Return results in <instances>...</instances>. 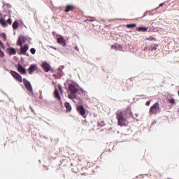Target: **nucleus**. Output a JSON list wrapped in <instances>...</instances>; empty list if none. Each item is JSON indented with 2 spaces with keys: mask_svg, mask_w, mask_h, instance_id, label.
Masks as SVG:
<instances>
[{
  "mask_svg": "<svg viewBox=\"0 0 179 179\" xmlns=\"http://www.w3.org/2000/svg\"><path fill=\"white\" fill-rule=\"evenodd\" d=\"M127 113H128L129 115L124 114L121 110H117L115 113L117 120V125L120 127L125 125V122H127V118L132 117V113H131L129 110H127Z\"/></svg>",
  "mask_w": 179,
  "mask_h": 179,
  "instance_id": "1",
  "label": "nucleus"
},
{
  "mask_svg": "<svg viewBox=\"0 0 179 179\" xmlns=\"http://www.w3.org/2000/svg\"><path fill=\"white\" fill-rule=\"evenodd\" d=\"M69 91L70 92V94H68L69 99L70 100H73V99H76V94L79 93V88L76 87V85L70 83L69 85Z\"/></svg>",
  "mask_w": 179,
  "mask_h": 179,
  "instance_id": "2",
  "label": "nucleus"
},
{
  "mask_svg": "<svg viewBox=\"0 0 179 179\" xmlns=\"http://www.w3.org/2000/svg\"><path fill=\"white\" fill-rule=\"evenodd\" d=\"M160 110V107L159 106V103L156 102L154 103L150 108L149 114L152 115V114H157V111Z\"/></svg>",
  "mask_w": 179,
  "mask_h": 179,
  "instance_id": "3",
  "label": "nucleus"
},
{
  "mask_svg": "<svg viewBox=\"0 0 179 179\" xmlns=\"http://www.w3.org/2000/svg\"><path fill=\"white\" fill-rule=\"evenodd\" d=\"M57 43L59 44L60 45H62V47H65L66 45V40L64 38V36L57 34Z\"/></svg>",
  "mask_w": 179,
  "mask_h": 179,
  "instance_id": "4",
  "label": "nucleus"
},
{
  "mask_svg": "<svg viewBox=\"0 0 179 179\" xmlns=\"http://www.w3.org/2000/svg\"><path fill=\"white\" fill-rule=\"evenodd\" d=\"M22 80L27 90H28L30 93H33V87L31 86V83H30L29 81L26 78H23Z\"/></svg>",
  "mask_w": 179,
  "mask_h": 179,
  "instance_id": "5",
  "label": "nucleus"
},
{
  "mask_svg": "<svg viewBox=\"0 0 179 179\" xmlns=\"http://www.w3.org/2000/svg\"><path fill=\"white\" fill-rule=\"evenodd\" d=\"M10 75L14 78V79H16V80H18V82H23V80L22 79V76L19 74L17 72L15 71H10Z\"/></svg>",
  "mask_w": 179,
  "mask_h": 179,
  "instance_id": "6",
  "label": "nucleus"
},
{
  "mask_svg": "<svg viewBox=\"0 0 179 179\" xmlns=\"http://www.w3.org/2000/svg\"><path fill=\"white\" fill-rule=\"evenodd\" d=\"M77 111H78L79 114H80L83 118H86V109H85V106H83V105L78 106Z\"/></svg>",
  "mask_w": 179,
  "mask_h": 179,
  "instance_id": "7",
  "label": "nucleus"
},
{
  "mask_svg": "<svg viewBox=\"0 0 179 179\" xmlns=\"http://www.w3.org/2000/svg\"><path fill=\"white\" fill-rule=\"evenodd\" d=\"M38 69V66L36 64H31L30 66L28 68L27 71L29 75H33L35 71Z\"/></svg>",
  "mask_w": 179,
  "mask_h": 179,
  "instance_id": "8",
  "label": "nucleus"
},
{
  "mask_svg": "<svg viewBox=\"0 0 179 179\" xmlns=\"http://www.w3.org/2000/svg\"><path fill=\"white\" fill-rule=\"evenodd\" d=\"M27 40V38L24 36H20L17 41V45H19L20 47H22L24 43H26V41Z\"/></svg>",
  "mask_w": 179,
  "mask_h": 179,
  "instance_id": "9",
  "label": "nucleus"
},
{
  "mask_svg": "<svg viewBox=\"0 0 179 179\" xmlns=\"http://www.w3.org/2000/svg\"><path fill=\"white\" fill-rule=\"evenodd\" d=\"M42 69L45 72H50L51 70V65L47 61H45L42 63Z\"/></svg>",
  "mask_w": 179,
  "mask_h": 179,
  "instance_id": "10",
  "label": "nucleus"
},
{
  "mask_svg": "<svg viewBox=\"0 0 179 179\" xmlns=\"http://www.w3.org/2000/svg\"><path fill=\"white\" fill-rule=\"evenodd\" d=\"M27 50H29V45L25 44L24 46L20 47L18 54L20 55H23L24 54H26V52H27Z\"/></svg>",
  "mask_w": 179,
  "mask_h": 179,
  "instance_id": "11",
  "label": "nucleus"
},
{
  "mask_svg": "<svg viewBox=\"0 0 179 179\" xmlns=\"http://www.w3.org/2000/svg\"><path fill=\"white\" fill-rule=\"evenodd\" d=\"M17 71L21 75H27V71H26V68L23 67L22 64H19L17 66Z\"/></svg>",
  "mask_w": 179,
  "mask_h": 179,
  "instance_id": "12",
  "label": "nucleus"
},
{
  "mask_svg": "<svg viewBox=\"0 0 179 179\" xmlns=\"http://www.w3.org/2000/svg\"><path fill=\"white\" fill-rule=\"evenodd\" d=\"M7 52L9 54V55H15L16 54V49L12 47L8 48Z\"/></svg>",
  "mask_w": 179,
  "mask_h": 179,
  "instance_id": "13",
  "label": "nucleus"
},
{
  "mask_svg": "<svg viewBox=\"0 0 179 179\" xmlns=\"http://www.w3.org/2000/svg\"><path fill=\"white\" fill-rule=\"evenodd\" d=\"M54 94H55V99L61 101V95H59V92L58 91V89L55 90Z\"/></svg>",
  "mask_w": 179,
  "mask_h": 179,
  "instance_id": "14",
  "label": "nucleus"
},
{
  "mask_svg": "<svg viewBox=\"0 0 179 179\" xmlns=\"http://www.w3.org/2000/svg\"><path fill=\"white\" fill-rule=\"evenodd\" d=\"M64 106L66 108V110L67 113H69V112L71 111L72 106H71V103H69V102H65Z\"/></svg>",
  "mask_w": 179,
  "mask_h": 179,
  "instance_id": "15",
  "label": "nucleus"
},
{
  "mask_svg": "<svg viewBox=\"0 0 179 179\" xmlns=\"http://www.w3.org/2000/svg\"><path fill=\"white\" fill-rule=\"evenodd\" d=\"M113 50H117V51H121L122 50V46L121 45H113L111 46Z\"/></svg>",
  "mask_w": 179,
  "mask_h": 179,
  "instance_id": "16",
  "label": "nucleus"
},
{
  "mask_svg": "<svg viewBox=\"0 0 179 179\" xmlns=\"http://www.w3.org/2000/svg\"><path fill=\"white\" fill-rule=\"evenodd\" d=\"M73 8L74 7L72 5H67L64 11L66 12V13H68L69 12H71V10H73Z\"/></svg>",
  "mask_w": 179,
  "mask_h": 179,
  "instance_id": "17",
  "label": "nucleus"
},
{
  "mask_svg": "<svg viewBox=\"0 0 179 179\" xmlns=\"http://www.w3.org/2000/svg\"><path fill=\"white\" fill-rule=\"evenodd\" d=\"M0 24H1L3 27H6L8 26V24L6 23V20L3 18H0Z\"/></svg>",
  "mask_w": 179,
  "mask_h": 179,
  "instance_id": "18",
  "label": "nucleus"
},
{
  "mask_svg": "<svg viewBox=\"0 0 179 179\" xmlns=\"http://www.w3.org/2000/svg\"><path fill=\"white\" fill-rule=\"evenodd\" d=\"M12 27L13 30H16L17 29H19V22H17V20H15L13 22L12 24Z\"/></svg>",
  "mask_w": 179,
  "mask_h": 179,
  "instance_id": "19",
  "label": "nucleus"
},
{
  "mask_svg": "<svg viewBox=\"0 0 179 179\" xmlns=\"http://www.w3.org/2000/svg\"><path fill=\"white\" fill-rule=\"evenodd\" d=\"M138 31H148V27H139L136 28Z\"/></svg>",
  "mask_w": 179,
  "mask_h": 179,
  "instance_id": "20",
  "label": "nucleus"
},
{
  "mask_svg": "<svg viewBox=\"0 0 179 179\" xmlns=\"http://www.w3.org/2000/svg\"><path fill=\"white\" fill-rule=\"evenodd\" d=\"M159 45L157 44L152 45L150 48V51H156Z\"/></svg>",
  "mask_w": 179,
  "mask_h": 179,
  "instance_id": "21",
  "label": "nucleus"
},
{
  "mask_svg": "<svg viewBox=\"0 0 179 179\" xmlns=\"http://www.w3.org/2000/svg\"><path fill=\"white\" fill-rule=\"evenodd\" d=\"M126 27H127L128 29H132L134 27H136V24L133 23V24H127L126 25Z\"/></svg>",
  "mask_w": 179,
  "mask_h": 179,
  "instance_id": "22",
  "label": "nucleus"
},
{
  "mask_svg": "<svg viewBox=\"0 0 179 179\" xmlns=\"http://www.w3.org/2000/svg\"><path fill=\"white\" fill-rule=\"evenodd\" d=\"M87 22H96V17H90V16H88L87 17Z\"/></svg>",
  "mask_w": 179,
  "mask_h": 179,
  "instance_id": "23",
  "label": "nucleus"
},
{
  "mask_svg": "<svg viewBox=\"0 0 179 179\" xmlns=\"http://www.w3.org/2000/svg\"><path fill=\"white\" fill-rule=\"evenodd\" d=\"M62 75H64V72L62 71V70L61 69H59L58 71H57V78H61V76H62Z\"/></svg>",
  "mask_w": 179,
  "mask_h": 179,
  "instance_id": "24",
  "label": "nucleus"
},
{
  "mask_svg": "<svg viewBox=\"0 0 179 179\" xmlns=\"http://www.w3.org/2000/svg\"><path fill=\"white\" fill-rule=\"evenodd\" d=\"M0 37L1 38H3L4 41H6V34H5V32H2L0 34Z\"/></svg>",
  "mask_w": 179,
  "mask_h": 179,
  "instance_id": "25",
  "label": "nucleus"
},
{
  "mask_svg": "<svg viewBox=\"0 0 179 179\" xmlns=\"http://www.w3.org/2000/svg\"><path fill=\"white\" fill-rule=\"evenodd\" d=\"M3 57H5V52L0 48V58H3Z\"/></svg>",
  "mask_w": 179,
  "mask_h": 179,
  "instance_id": "26",
  "label": "nucleus"
},
{
  "mask_svg": "<svg viewBox=\"0 0 179 179\" xmlns=\"http://www.w3.org/2000/svg\"><path fill=\"white\" fill-rule=\"evenodd\" d=\"M169 103H170V104H174V103H176V100H174V98L170 99H169Z\"/></svg>",
  "mask_w": 179,
  "mask_h": 179,
  "instance_id": "27",
  "label": "nucleus"
},
{
  "mask_svg": "<svg viewBox=\"0 0 179 179\" xmlns=\"http://www.w3.org/2000/svg\"><path fill=\"white\" fill-rule=\"evenodd\" d=\"M30 52H31V54L34 55V54H36V49L34 48H31L30 49Z\"/></svg>",
  "mask_w": 179,
  "mask_h": 179,
  "instance_id": "28",
  "label": "nucleus"
},
{
  "mask_svg": "<svg viewBox=\"0 0 179 179\" xmlns=\"http://www.w3.org/2000/svg\"><path fill=\"white\" fill-rule=\"evenodd\" d=\"M3 6H7V8H11V5L10 4V3H5V1H3Z\"/></svg>",
  "mask_w": 179,
  "mask_h": 179,
  "instance_id": "29",
  "label": "nucleus"
},
{
  "mask_svg": "<svg viewBox=\"0 0 179 179\" xmlns=\"http://www.w3.org/2000/svg\"><path fill=\"white\" fill-rule=\"evenodd\" d=\"M0 47L1 48H2V50H5V44H3L2 41H1V40H0Z\"/></svg>",
  "mask_w": 179,
  "mask_h": 179,
  "instance_id": "30",
  "label": "nucleus"
},
{
  "mask_svg": "<svg viewBox=\"0 0 179 179\" xmlns=\"http://www.w3.org/2000/svg\"><path fill=\"white\" fill-rule=\"evenodd\" d=\"M7 23H8V24H12V18H8L7 20Z\"/></svg>",
  "mask_w": 179,
  "mask_h": 179,
  "instance_id": "31",
  "label": "nucleus"
},
{
  "mask_svg": "<svg viewBox=\"0 0 179 179\" xmlns=\"http://www.w3.org/2000/svg\"><path fill=\"white\" fill-rule=\"evenodd\" d=\"M58 87H59V90H60V92H61V93H63V90H62V87L61 86V85H58Z\"/></svg>",
  "mask_w": 179,
  "mask_h": 179,
  "instance_id": "32",
  "label": "nucleus"
},
{
  "mask_svg": "<svg viewBox=\"0 0 179 179\" xmlns=\"http://www.w3.org/2000/svg\"><path fill=\"white\" fill-rule=\"evenodd\" d=\"M99 127H104V121H102L100 124H99Z\"/></svg>",
  "mask_w": 179,
  "mask_h": 179,
  "instance_id": "33",
  "label": "nucleus"
},
{
  "mask_svg": "<svg viewBox=\"0 0 179 179\" xmlns=\"http://www.w3.org/2000/svg\"><path fill=\"white\" fill-rule=\"evenodd\" d=\"M145 106H150V101H148L145 103Z\"/></svg>",
  "mask_w": 179,
  "mask_h": 179,
  "instance_id": "34",
  "label": "nucleus"
},
{
  "mask_svg": "<svg viewBox=\"0 0 179 179\" xmlns=\"http://www.w3.org/2000/svg\"><path fill=\"white\" fill-rule=\"evenodd\" d=\"M148 11H146L145 13H144L143 17H145V16H148Z\"/></svg>",
  "mask_w": 179,
  "mask_h": 179,
  "instance_id": "35",
  "label": "nucleus"
},
{
  "mask_svg": "<svg viewBox=\"0 0 179 179\" xmlns=\"http://www.w3.org/2000/svg\"><path fill=\"white\" fill-rule=\"evenodd\" d=\"M74 49L76 50V51H79V48L78 46H75Z\"/></svg>",
  "mask_w": 179,
  "mask_h": 179,
  "instance_id": "36",
  "label": "nucleus"
},
{
  "mask_svg": "<svg viewBox=\"0 0 179 179\" xmlns=\"http://www.w3.org/2000/svg\"><path fill=\"white\" fill-rule=\"evenodd\" d=\"M50 48H52L53 50H57V48H55V47H53V46H50Z\"/></svg>",
  "mask_w": 179,
  "mask_h": 179,
  "instance_id": "37",
  "label": "nucleus"
},
{
  "mask_svg": "<svg viewBox=\"0 0 179 179\" xmlns=\"http://www.w3.org/2000/svg\"><path fill=\"white\" fill-rule=\"evenodd\" d=\"M23 55H27V57H29V53L26 52L25 54H24Z\"/></svg>",
  "mask_w": 179,
  "mask_h": 179,
  "instance_id": "38",
  "label": "nucleus"
},
{
  "mask_svg": "<svg viewBox=\"0 0 179 179\" xmlns=\"http://www.w3.org/2000/svg\"><path fill=\"white\" fill-rule=\"evenodd\" d=\"M163 5H164V3H161L159 4V6H163Z\"/></svg>",
  "mask_w": 179,
  "mask_h": 179,
  "instance_id": "39",
  "label": "nucleus"
},
{
  "mask_svg": "<svg viewBox=\"0 0 179 179\" xmlns=\"http://www.w3.org/2000/svg\"><path fill=\"white\" fill-rule=\"evenodd\" d=\"M52 34H53V36H55V32L52 31Z\"/></svg>",
  "mask_w": 179,
  "mask_h": 179,
  "instance_id": "40",
  "label": "nucleus"
},
{
  "mask_svg": "<svg viewBox=\"0 0 179 179\" xmlns=\"http://www.w3.org/2000/svg\"><path fill=\"white\" fill-rule=\"evenodd\" d=\"M30 108H31V110L32 112L34 111V110H33V108H31V106H30Z\"/></svg>",
  "mask_w": 179,
  "mask_h": 179,
  "instance_id": "41",
  "label": "nucleus"
},
{
  "mask_svg": "<svg viewBox=\"0 0 179 179\" xmlns=\"http://www.w3.org/2000/svg\"><path fill=\"white\" fill-rule=\"evenodd\" d=\"M148 40L149 41H150V37H149V38H148Z\"/></svg>",
  "mask_w": 179,
  "mask_h": 179,
  "instance_id": "42",
  "label": "nucleus"
},
{
  "mask_svg": "<svg viewBox=\"0 0 179 179\" xmlns=\"http://www.w3.org/2000/svg\"><path fill=\"white\" fill-rule=\"evenodd\" d=\"M140 96H141V97H143V96H145V95L143 94V95H141Z\"/></svg>",
  "mask_w": 179,
  "mask_h": 179,
  "instance_id": "43",
  "label": "nucleus"
},
{
  "mask_svg": "<svg viewBox=\"0 0 179 179\" xmlns=\"http://www.w3.org/2000/svg\"><path fill=\"white\" fill-rule=\"evenodd\" d=\"M62 68H64V66H62Z\"/></svg>",
  "mask_w": 179,
  "mask_h": 179,
  "instance_id": "44",
  "label": "nucleus"
},
{
  "mask_svg": "<svg viewBox=\"0 0 179 179\" xmlns=\"http://www.w3.org/2000/svg\"><path fill=\"white\" fill-rule=\"evenodd\" d=\"M24 27H26V25H24Z\"/></svg>",
  "mask_w": 179,
  "mask_h": 179,
  "instance_id": "45",
  "label": "nucleus"
},
{
  "mask_svg": "<svg viewBox=\"0 0 179 179\" xmlns=\"http://www.w3.org/2000/svg\"><path fill=\"white\" fill-rule=\"evenodd\" d=\"M0 16H1V13H0Z\"/></svg>",
  "mask_w": 179,
  "mask_h": 179,
  "instance_id": "46",
  "label": "nucleus"
},
{
  "mask_svg": "<svg viewBox=\"0 0 179 179\" xmlns=\"http://www.w3.org/2000/svg\"><path fill=\"white\" fill-rule=\"evenodd\" d=\"M133 179H135V178H133Z\"/></svg>",
  "mask_w": 179,
  "mask_h": 179,
  "instance_id": "47",
  "label": "nucleus"
}]
</instances>
